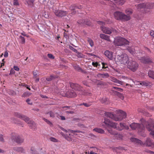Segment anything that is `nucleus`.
Masks as SVG:
<instances>
[{
  "mask_svg": "<svg viewBox=\"0 0 154 154\" xmlns=\"http://www.w3.org/2000/svg\"><path fill=\"white\" fill-rule=\"evenodd\" d=\"M140 121L141 124L134 122L130 125V127L132 130L137 129L139 132H143L145 129L144 126H146L148 130L150 131V134L154 138V124H150L149 122L146 121L143 118L140 120Z\"/></svg>",
  "mask_w": 154,
  "mask_h": 154,
  "instance_id": "nucleus-1",
  "label": "nucleus"
},
{
  "mask_svg": "<svg viewBox=\"0 0 154 154\" xmlns=\"http://www.w3.org/2000/svg\"><path fill=\"white\" fill-rule=\"evenodd\" d=\"M114 16L116 20L124 22L128 21L131 19V17L128 15H126L124 13L119 11L115 12L114 13Z\"/></svg>",
  "mask_w": 154,
  "mask_h": 154,
  "instance_id": "nucleus-2",
  "label": "nucleus"
},
{
  "mask_svg": "<svg viewBox=\"0 0 154 154\" xmlns=\"http://www.w3.org/2000/svg\"><path fill=\"white\" fill-rule=\"evenodd\" d=\"M97 23L99 24L102 25V26H101V28L103 33L110 35L112 32H116V30L113 28H109L103 26L105 25L106 23L107 24L110 23L109 21H106L105 22H103L101 21H98Z\"/></svg>",
  "mask_w": 154,
  "mask_h": 154,
  "instance_id": "nucleus-3",
  "label": "nucleus"
},
{
  "mask_svg": "<svg viewBox=\"0 0 154 154\" xmlns=\"http://www.w3.org/2000/svg\"><path fill=\"white\" fill-rule=\"evenodd\" d=\"M131 140L132 142H135L137 143H140V145H145L146 146H153L154 147V143L150 138H148L146 139L145 142L143 143L140 140L135 138H132L131 139Z\"/></svg>",
  "mask_w": 154,
  "mask_h": 154,
  "instance_id": "nucleus-4",
  "label": "nucleus"
},
{
  "mask_svg": "<svg viewBox=\"0 0 154 154\" xmlns=\"http://www.w3.org/2000/svg\"><path fill=\"white\" fill-rule=\"evenodd\" d=\"M116 61L121 64H128L129 62V59L128 56L125 54H123L121 55H118L116 57Z\"/></svg>",
  "mask_w": 154,
  "mask_h": 154,
  "instance_id": "nucleus-5",
  "label": "nucleus"
},
{
  "mask_svg": "<svg viewBox=\"0 0 154 154\" xmlns=\"http://www.w3.org/2000/svg\"><path fill=\"white\" fill-rule=\"evenodd\" d=\"M138 8H144L145 13H149L150 12V9L154 8V3H143L139 4L137 5Z\"/></svg>",
  "mask_w": 154,
  "mask_h": 154,
  "instance_id": "nucleus-6",
  "label": "nucleus"
},
{
  "mask_svg": "<svg viewBox=\"0 0 154 154\" xmlns=\"http://www.w3.org/2000/svg\"><path fill=\"white\" fill-rule=\"evenodd\" d=\"M15 116L16 117L21 119L24 121L27 124H30V127L31 128H32L31 125L34 126L35 125V123L32 121L30 120L29 118L26 116L18 112L15 113Z\"/></svg>",
  "mask_w": 154,
  "mask_h": 154,
  "instance_id": "nucleus-7",
  "label": "nucleus"
},
{
  "mask_svg": "<svg viewBox=\"0 0 154 154\" xmlns=\"http://www.w3.org/2000/svg\"><path fill=\"white\" fill-rule=\"evenodd\" d=\"M129 42L128 40L121 37L116 38L114 42L116 46H122L123 45H129Z\"/></svg>",
  "mask_w": 154,
  "mask_h": 154,
  "instance_id": "nucleus-8",
  "label": "nucleus"
},
{
  "mask_svg": "<svg viewBox=\"0 0 154 154\" xmlns=\"http://www.w3.org/2000/svg\"><path fill=\"white\" fill-rule=\"evenodd\" d=\"M138 63L135 61L131 60L127 64V67L133 72L136 71L138 67Z\"/></svg>",
  "mask_w": 154,
  "mask_h": 154,
  "instance_id": "nucleus-9",
  "label": "nucleus"
},
{
  "mask_svg": "<svg viewBox=\"0 0 154 154\" xmlns=\"http://www.w3.org/2000/svg\"><path fill=\"white\" fill-rule=\"evenodd\" d=\"M118 114L117 115H115V118H117L119 119L115 121H120L125 119L126 117V114L125 112L123 111L119 110L117 111Z\"/></svg>",
  "mask_w": 154,
  "mask_h": 154,
  "instance_id": "nucleus-10",
  "label": "nucleus"
},
{
  "mask_svg": "<svg viewBox=\"0 0 154 154\" xmlns=\"http://www.w3.org/2000/svg\"><path fill=\"white\" fill-rule=\"evenodd\" d=\"M11 139L18 143H21L24 141V139L22 136L18 134H14L11 137Z\"/></svg>",
  "mask_w": 154,
  "mask_h": 154,
  "instance_id": "nucleus-11",
  "label": "nucleus"
},
{
  "mask_svg": "<svg viewBox=\"0 0 154 154\" xmlns=\"http://www.w3.org/2000/svg\"><path fill=\"white\" fill-rule=\"evenodd\" d=\"M104 123L108 127H111L114 129L117 128V123L113 122L108 119L105 118Z\"/></svg>",
  "mask_w": 154,
  "mask_h": 154,
  "instance_id": "nucleus-12",
  "label": "nucleus"
},
{
  "mask_svg": "<svg viewBox=\"0 0 154 154\" xmlns=\"http://www.w3.org/2000/svg\"><path fill=\"white\" fill-rule=\"evenodd\" d=\"M69 85L71 88L74 90L80 91L82 90V87L78 84L70 82Z\"/></svg>",
  "mask_w": 154,
  "mask_h": 154,
  "instance_id": "nucleus-13",
  "label": "nucleus"
},
{
  "mask_svg": "<svg viewBox=\"0 0 154 154\" xmlns=\"http://www.w3.org/2000/svg\"><path fill=\"white\" fill-rule=\"evenodd\" d=\"M77 23L82 26H90L91 25V22L90 21H88V20L87 19L79 20L78 21Z\"/></svg>",
  "mask_w": 154,
  "mask_h": 154,
  "instance_id": "nucleus-14",
  "label": "nucleus"
},
{
  "mask_svg": "<svg viewBox=\"0 0 154 154\" xmlns=\"http://www.w3.org/2000/svg\"><path fill=\"white\" fill-rule=\"evenodd\" d=\"M54 11L57 16L60 17L65 16L67 14V11L61 10H55Z\"/></svg>",
  "mask_w": 154,
  "mask_h": 154,
  "instance_id": "nucleus-15",
  "label": "nucleus"
},
{
  "mask_svg": "<svg viewBox=\"0 0 154 154\" xmlns=\"http://www.w3.org/2000/svg\"><path fill=\"white\" fill-rule=\"evenodd\" d=\"M65 96L69 98L75 97L77 96V94L73 90H69L66 92Z\"/></svg>",
  "mask_w": 154,
  "mask_h": 154,
  "instance_id": "nucleus-16",
  "label": "nucleus"
},
{
  "mask_svg": "<svg viewBox=\"0 0 154 154\" xmlns=\"http://www.w3.org/2000/svg\"><path fill=\"white\" fill-rule=\"evenodd\" d=\"M129 128V127L128 125H126L125 123H120L119 126H117V128L116 129L119 131H122L124 129L128 130Z\"/></svg>",
  "mask_w": 154,
  "mask_h": 154,
  "instance_id": "nucleus-17",
  "label": "nucleus"
},
{
  "mask_svg": "<svg viewBox=\"0 0 154 154\" xmlns=\"http://www.w3.org/2000/svg\"><path fill=\"white\" fill-rule=\"evenodd\" d=\"M142 63H149L152 62V59L149 58L141 57L140 59Z\"/></svg>",
  "mask_w": 154,
  "mask_h": 154,
  "instance_id": "nucleus-18",
  "label": "nucleus"
},
{
  "mask_svg": "<svg viewBox=\"0 0 154 154\" xmlns=\"http://www.w3.org/2000/svg\"><path fill=\"white\" fill-rule=\"evenodd\" d=\"M104 114L106 116L114 120H119V119H117V118H115V115L111 112H105Z\"/></svg>",
  "mask_w": 154,
  "mask_h": 154,
  "instance_id": "nucleus-19",
  "label": "nucleus"
},
{
  "mask_svg": "<svg viewBox=\"0 0 154 154\" xmlns=\"http://www.w3.org/2000/svg\"><path fill=\"white\" fill-rule=\"evenodd\" d=\"M105 55L110 60H112L113 57V53L112 52L106 50L104 52Z\"/></svg>",
  "mask_w": 154,
  "mask_h": 154,
  "instance_id": "nucleus-20",
  "label": "nucleus"
},
{
  "mask_svg": "<svg viewBox=\"0 0 154 154\" xmlns=\"http://www.w3.org/2000/svg\"><path fill=\"white\" fill-rule=\"evenodd\" d=\"M111 80L114 82L117 83L118 84L117 85V86H119V85H123V82L118 80L114 77H111Z\"/></svg>",
  "mask_w": 154,
  "mask_h": 154,
  "instance_id": "nucleus-21",
  "label": "nucleus"
},
{
  "mask_svg": "<svg viewBox=\"0 0 154 154\" xmlns=\"http://www.w3.org/2000/svg\"><path fill=\"white\" fill-rule=\"evenodd\" d=\"M100 36L102 39H104L108 42L111 41L109 38V36L103 34H101L100 35Z\"/></svg>",
  "mask_w": 154,
  "mask_h": 154,
  "instance_id": "nucleus-22",
  "label": "nucleus"
},
{
  "mask_svg": "<svg viewBox=\"0 0 154 154\" xmlns=\"http://www.w3.org/2000/svg\"><path fill=\"white\" fill-rule=\"evenodd\" d=\"M42 4L46 6L47 7L49 8L51 7V6L52 5L49 0H42Z\"/></svg>",
  "mask_w": 154,
  "mask_h": 154,
  "instance_id": "nucleus-23",
  "label": "nucleus"
},
{
  "mask_svg": "<svg viewBox=\"0 0 154 154\" xmlns=\"http://www.w3.org/2000/svg\"><path fill=\"white\" fill-rule=\"evenodd\" d=\"M13 150L17 152L24 153L25 150L24 149L21 147H14L13 148Z\"/></svg>",
  "mask_w": 154,
  "mask_h": 154,
  "instance_id": "nucleus-24",
  "label": "nucleus"
},
{
  "mask_svg": "<svg viewBox=\"0 0 154 154\" xmlns=\"http://www.w3.org/2000/svg\"><path fill=\"white\" fill-rule=\"evenodd\" d=\"M140 85L145 86H150L152 85V83L150 82L142 81L138 82Z\"/></svg>",
  "mask_w": 154,
  "mask_h": 154,
  "instance_id": "nucleus-25",
  "label": "nucleus"
},
{
  "mask_svg": "<svg viewBox=\"0 0 154 154\" xmlns=\"http://www.w3.org/2000/svg\"><path fill=\"white\" fill-rule=\"evenodd\" d=\"M97 76L99 78H108L109 76V75L108 73H105L104 74L98 73L97 74Z\"/></svg>",
  "mask_w": 154,
  "mask_h": 154,
  "instance_id": "nucleus-26",
  "label": "nucleus"
},
{
  "mask_svg": "<svg viewBox=\"0 0 154 154\" xmlns=\"http://www.w3.org/2000/svg\"><path fill=\"white\" fill-rule=\"evenodd\" d=\"M125 12L126 14V15H128L131 17L130 15H131L133 13V11L131 9L127 8L125 10Z\"/></svg>",
  "mask_w": 154,
  "mask_h": 154,
  "instance_id": "nucleus-27",
  "label": "nucleus"
},
{
  "mask_svg": "<svg viewBox=\"0 0 154 154\" xmlns=\"http://www.w3.org/2000/svg\"><path fill=\"white\" fill-rule=\"evenodd\" d=\"M118 5H122L126 2V0H114Z\"/></svg>",
  "mask_w": 154,
  "mask_h": 154,
  "instance_id": "nucleus-28",
  "label": "nucleus"
},
{
  "mask_svg": "<svg viewBox=\"0 0 154 154\" xmlns=\"http://www.w3.org/2000/svg\"><path fill=\"white\" fill-rule=\"evenodd\" d=\"M93 131H95L96 132L100 133L103 134L104 133V131L101 128H96L93 130Z\"/></svg>",
  "mask_w": 154,
  "mask_h": 154,
  "instance_id": "nucleus-29",
  "label": "nucleus"
},
{
  "mask_svg": "<svg viewBox=\"0 0 154 154\" xmlns=\"http://www.w3.org/2000/svg\"><path fill=\"white\" fill-rule=\"evenodd\" d=\"M62 135L67 140L69 141H71L72 140V138L70 136V134H69V135H68L67 134H63Z\"/></svg>",
  "mask_w": 154,
  "mask_h": 154,
  "instance_id": "nucleus-30",
  "label": "nucleus"
},
{
  "mask_svg": "<svg viewBox=\"0 0 154 154\" xmlns=\"http://www.w3.org/2000/svg\"><path fill=\"white\" fill-rule=\"evenodd\" d=\"M108 132L112 135H113L114 136L116 134L117 131L114 130L111 128H109L107 129Z\"/></svg>",
  "mask_w": 154,
  "mask_h": 154,
  "instance_id": "nucleus-31",
  "label": "nucleus"
},
{
  "mask_svg": "<svg viewBox=\"0 0 154 154\" xmlns=\"http://www.w3.org/2000/svg\"><path fill=\"white\" fill-rule=\"evenodd\" d=\"M27 4L29 6H33L34 5V0H26Z\"/></svg>",
  "mask_w": 154,
  "mask_h": 154,
  "instance_id": "nucleus-32",
  "label": "nucleus"
},
{
  "mask_svg": "<svg viewBox=\"0 0 154 154\" xmlns=\"http://www.w3.org/2000/svg\"><path fill=\"white\" fill-rule=\"evenodd\" d=\"M56 78H57V76H55L54 75H50V76L46 78V79L48 81H50Z\"/></svg>",
  "mask_w": 154,
  "mask_h": 154,
  "instance_id": "nucleus-33",
  "label": "nucleus"
},
{
  "mask_svg": "<svg viewBox=\"0 0 154 154\" xmlns=\"http://www.w3.org/2000/svg\"><path fill=\"white\" fill-rule=\"evenodd\" d=\"M148 75L149 77L154 79V72L149 70L148 72Z\"/></svg>",
  "mask_w": 154,
  "mask_h": 154,
  "instance_id": "nucleus-34",
  "label": "nucleus"
},
{
  "mask_svg": "<svg viewBox=\"0 0 154 154\" xmlns=\"http://www.w3.org/2000/svg\"><path fill=\"white\" fill-rule=\"evenodd\" d=\"M128 51L132 54H134L135 53V49L133 48L130 47H128L127 48Z\"/></svg>",
  "mask_w": 154,
  "mask_h": 154,
  "instance_id": "nucleus-35",
  "label": "nucleus"
},
{
  "mask_svg": "<svg viewBox=\"0 0 154 154\" xmlns=\"http://www.w3.org/2000/svg\"><path fill=\"white\" fill-rule=\"evenodd\" d=\"M20 39V42L22 44H24L25 43V38L22 36L20 35L19 37Z\"/></svg>",
  "mask_w": 154,
  "mask_h": 154,
  "instance_id": "nucleus-36",
  "label": "nucleus"
},
{
  "mask_svg": "<svg viewBox=\"0 0 154 154\" xmlns=\"http://www.w3.org/2000/svg\"><path fill=\"white\" fill-rule=\"evenodd\" d=\"M115 137L117 140H120L122 139V136L120 134H118L117 132L116 133V134L114 136Z\"/></svg>",
  "mask_w": 154,
  "mask_h": 154,
  "instance_id": "nucleus-37",
  "label": "nucleus"
},
{
  "mask_svg": "<svg viewBox=\"0 0 154 154\" xmlns=\"http://www.w3.org/2000/svg\"><path fill=\"white\" fill-rule=\"evenodd\" d=\"M108 101V99L106 97H103L101 100V102L102 103H105L106 104L108 103L109 102Z\"/></svg>",
  "mask_w": 154,
  "mask_h": 154,
  "instance_id": "nucleus-38",
  "label": "nucleus"
},
{
  "mask_svg": "<svg viewBox=\"0 0 154 154\" xmlns=\"http://www.w3.org/2000/svg\"><path fill=\"white\" fill-rule=\"evenodd\" d=\"M92 102H89L88 103H83L82 104L85 107H88L92 105Z\"/></svg>",
  "mask_w": 154,
  "mask_h": 154,
  "instance_id": "nucleus-39",
  "label": "nucleus"
},
{
  "mask_svg": "<svg viewBox=\"0 0 154 154\" xmlns=\"http://www.w3.org/2000/svg\"><path fill=\"white\" fill-rule=\"evenodd\" d=\"M115 92V94H117L118 95H119V97L122 100H123L124 98V97L123 96V95L121 94L120 93H119V92H118L116 91H114Z\"/></svg>",
  "mask_w": 154,
  "mask_h": 154,
  "instance_id": "nucleus-40",
  "label": "nucleus"
},
{
  "mask_svg": "<svg viewBox=\"0 0 154 154\" xmlns=\"http://www.w3.org/2000/svg\"><path fill=\"white\" fill-rule=\"evenodd\" d=\"M46 114L49 115L51 117L54 118L55 117V114L52 111H50L49 112H47Z\"/></svg>",
  "mask_w": 154,
  "mask_h": 154,
  "instance_id": "nucleus-41",
  "label": "nucleus"
},
{
  "mask_svg": "<svg viewBox=\"0 0 154 154\" xmlns=\"http://www.w3.org/2000/svg\"><path fill=\"white\" fill-rule=\"evenodd\" d=\"M88 41L91 47H93L94 46V42L92 40L88 38Z\"/></svg>",
  "mask_w": 154,
  "mask_h": 154,
  "instance_id": "nucleus-42",
  "label": "nucleus"
},
{
  "mask_svg": "<svg viewBox=\"0 0 154 154\" xmlns=\"http://www.w3.org/2000/svg\"><path fill=\"white\" fill-rule=\"evenodd\" d=\"M31 153L32 154H38L37 151L35 150L34 148L32 147L31 148Z\"/></svg>",
  "mask_w": 154,
  "mask_h": 154,
  "instance_id": "nucleus-43",
  "label": "nucleus"
},
{
  "mask_svg": "<svg viewBox=\"0 0 154 154\" xmlns=\"http://www.w3.org/2000/svg\"><path fill=\"white\" fill-rule=\"evenodd\" d=\"M76 4H74L71 5L69 7V9L71 11L74 10L76 9Z\"/></svg>",
  "mask_w": 154,
  "mask_h": 154,
  "instance_id": "nucleus-44",
  "label": "nucleus"
},
{
  "mask_svg": "<svg viewBox=\"0 0 154 154\" xmlns=\"http://www.w3.org/2000/svg\"><path fill=\"white\" fill-rule=\"evenodd\" d=\"M49 139L50 141L53 142H58V140L54 137H50Z\"/></svg>",
  "mask_w": 154,
  "mask_h": 154,
  "instance_id": "nucleus-45",
  "label": "nucleus"
},
{
  "mask_svg": "<svg viewBox=\"0 0 154 154\" xmlns=\"http://www.w3.org/2000/svg\"><path fill=\"white\" fill-rule=\"evenodd\" d=\"M83 94L87 96H91V94L89 91L87 92V91H85L84 93Z\"/></svg>",
  "mask_w": 154,
  "mask_h": 154,
  "instance_id": "nucleus-46",
  "label": "nucleus"
},
{
  "mask_svg": "<svg viewBox=\"0 0 154 154\" xmlns=\"http://www.w3.org/2000/svg\"><path fill=\"white\" fill-rule=\"evenodd\" d=\"M8 93L10 95H15L16 94V93L15 92L12 90H10L8 91Z\"/></svg>",
  "mask_w": 154,
  "mask_h": 154,
  "instance_id": "nucleus-47",
  "label": "nucleus"
},
{
  "mask_svg": "<svg viewBox=\"0 0 154 154\" xmlns=\"http://www.w3.org/2000/svg\"><path fill=\"white\" fill-rule=\"evenodd\" d=\"M92 65L94 66L97 67L98 66H100V64L96 62H93L92 63Z\"/></svg>",
  "mask_w": 154,
  "mask_h": 154,
  "instance_id": "nucleus-48",
  "label": "nucleus"
},
{
  "mask_svg": "<svg viewBox=\"0 0 154 154\" xmlns=\"http://www.w3.org/2000/svg\"><path fill=\"white\" fill-rule=\"evenodd\" d=\"M13 5H19V3L18 1V0H13Z\"/></svg>",
  "mask_w": 154,
  "mask_h": 154,
  "instance_id": "nucleus-49",
  "label": "nucleus"
},
{
  "mask_svg": "<svg viewBox=\"0 0 154 154\" xmlns=\"http://www.w3.org/2000/svg\"><path fill=\"white\" fill-rule=\"evenodd\" d=\"M3 137V135L2 134H0V141L2 142H4V140Z\"/></svg>",
  "mask_w": 154,
  "mask_h": 154,
  "instance_id": "nucleus-50",
  "label": "nucleus"
},
{
  "mask_svg": "<svg viewBox=\"0 0 154 154\" xmlns=\"http://www.w3.org/2000/svg\"><path fill=\"white\" fill-rule=\"evenodd\" d=\"M47 55L48 57L50 59H54V57L51 54H48Z\"/></svg>",
  "mask_w": 154,
  "mask_h": 154,
  "instance_id": "nucleus-51",
  "label": "nucleus"
},
{
  "mask_svg": "<svg viewBox=\"0 0 154 154\" xmlns=\"http://www.w3.org/2000/svg\"><path fill=\"white\" fill-rule=\"evenodd\" d=\"M26 102L28 103V104L32 105V102L31 100L29 99H27L26 100Z\"/></svg>",
  "mask_w": 154,
  "mask_h": 154,
  "instance_id": "nucleus-52",
  "label": "nucleus"
},
{
  "mask_svg": "<svg viewBox=\"0 0 154 154\" xmlns=\"http://www.w3.org/2000/svg\"><path fill=\"white\" fill-rule=\"evenodd\" d=\"M43 119L44 120L45 122L47 124L49 125H51L52 124L51 123V122L49 120H47V119H45V118H43Z\"/></svg>",
  "mask_w": 154,
  "mask_h": 154,
  "instance_id": "nucleus-53",
  "label": "nucleus"
},
{
  "mask_svg": "<svg viewBox=\"0 0 154 154\" xmlns=\"http://www.w3.org/2000/svg\"><path fill=\"white\" fill-rule=\"evenodd\" d=\"M77 56L79 58H82L83 57V55L80 53H79L77 54Z\"/></svg>",
  "mask_w": 154,
  "mask_h": 154,
  "instance_id": "nucleus-54",
  "label": "nucleus"
},
{
  "mask_svg": "<svg viewBox=\"0 0 154 154\" xmlns=\"http://www.w3.org/2000/svg\"><path fill=\"white\" fill-rule=\"evenodd\" d=\"M88 154H97L96 152H95L93 150H90V152H88Z\"/></svg>",
  "mask_w": 154,
  "mask_h": 154,
  "instance_id": "nucleus-55",
  "label": "nucleus"
},
{
  "mask_svg": "<svg viewBox=\"0 0 154 154\" xmlns=\"http://www.w3.org/2000/svg\"><path fill=\"white\" fill-rule=\"evenodd\" d=\"M82 8V7L81 5H76V8L81 9Z\"/></svg>",
  "mask_w": 154,
  "mask_h": 154,
  "instance_id": "nucleus-56",
  "label": "nucleus"
},
{
  "mask_svg": "<svg viewBox=\"0 0 154 154\" xmlns=\"http://www.w3.org/2000/svg\"><path fill=\"white\" fill-rule=\"evenodd\" d=\"M70 131L71 132L74 133L75 132H80V131L79 130H70Z\"/></svg>",
  "mask_w": 154,
  "mask_h": 154,
  "instance_id": "nucleus-57",
  "label": "nucleus"
},
{
  "mask_svg": "<svg viewBox=\"0 0 154 154\" xmlns=\"http://www.w3.org/2000/svg\"><path fill=\"white\" fill-rule=\"evenodd\" d=\"M33 75L34 77L36 78L37 77V73L36 71H34L33 72Z\"/></svg>",
  "mask_w": 154,
  "mask_h": 154,
  "instance_id": "nucleus-58",
  "label": "nucleus"
},
{
  "mask_svg": "<svg viewBox=\"0 0 154 154\" xmlns=\"http://www.w3.org/2000/svg\"><path fill=\"white\" fill-rule=\"evenodd\" d=\"M150 35L152 37H154V31L152 30L150 32Z\"/></svg>",
  "mask_w": 154,
  "mask_h": 154,
  "instance_id": "nucleus-59",
  "label": "nucleus"
},
{
  "mask_svg": "<svg viewBox=\"0 0 154 154\" xmlns=\"http://www.w3.org/2000/svg\"><path fill=\"white\" fill-rule=\"evenodd\" d=\"M14 68L15 70L17 71H18L20 69L17 66H14Z\"/></svg>",
  "mask_w": 154,
  "mask_h": 154,
  "instance_id": "nucleus-60",
  "label": "nucleus"
},
{
  "mask_svg": "<svg viewBox=\"0 0 154 154\" xmlns=\"http://www.w3.org/2000/svg\"><path fill=\"white\" fill-rule=\"evenodd\" d=\"M8 52L7 51H5L4 54V57H7L8 56Z\"/></svg>",
  "mask_w": 154,
  "mask_h": 154,
  "instance_id": "nucleus-61",
  "label": "nucleus"
},
{
  "mask_svg": "<svg viewBox=\"0 0 154 154\" xmlns=\"http://www.w3.org/2000/svg\"><path fill=\"white\" fill-rule=\"evenodd\" d=\"M66 113H69L71 114H73L74 113V112L71 111H66Z\"/></svg>",
  "mask_w": 154,
  "mask_h": 154,
  "instance_id": "nucleus-62",
  "label": "nucleus"
},
{
  "mask_svg": "<svg viewBox=\"0 0 154 154\" xmlns=\"http://www.w3.org/2000/svg\"><path fill=\"white\" fill-rule=\"evenodd\" d=\"M93 148L94 149L92 150H93L95 152H97V149L95 147H91V148Z\"/></svg>",
  "mask_w": 154,
  "mask_h": 154,
  "instance_id": "nucleus-63",
  "label": "nucleus"
},
{
  "mask_svg": "<svg viewBox=\"0 0 154 154\" xmlns=\"http://www.w3.org/2000/svg\"><path fill=\"white\" fill-rule=\"evenodd\" d=\"M102 64L103 65L102 68L103 69V68L105 69L107 67V66H106L105 64L104 63H102Z\"/></svg>",
  "mask_w": 154,
  "mask_h": 154,
  "instance_id": "nucleus-64",
  "label": "nucleus"
}]
</instances>
